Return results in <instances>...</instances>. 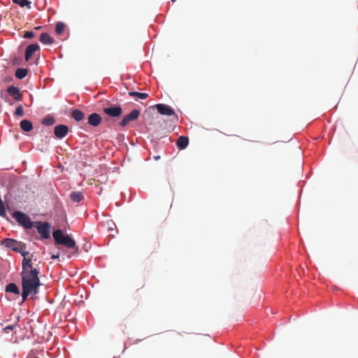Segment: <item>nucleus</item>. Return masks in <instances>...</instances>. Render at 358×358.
Returning <instances> with one entry per match:
<instances>
[{"label": "nucleus", "instance_id": "20", "mask_svg": "<svg viewBox=\"0 0 358 358\" xmlns=\"http://www.w3.org/2000/svg\"><path fill=\"white\" fill-rule=\"evenodd\" d=\"M28 70L27 69H17L15 71V76L18 79H23L27 75Z\"/></svg>", "mask_w": 358, "mask_h": 358}, {"label": "nucleus", "instance_id": "29", "mask_svg": "<svg viewBox=\"0 0 358 358\" xmlns=\"http://www.w3.org/2000/svg\"><path fill=\"white\" fill-rule=\"evenodd\" d=\"M41 28V26H38V27H36L35 29H40Z\"/></svg>", "mask_w": 358, "mask_h": 358}, {"label": "nucleus", "instance_id": "27", "mask_svg": "<svg viewBox=\"0 0 358 358\" xmlns=\"http://www.w3.org/2000/svg\"><path fill=\"white\" fill-rule=\"evenodd\" d=\"M15 325H9V326H7L5 327V329H10V330H12L13 329Z\"/></svg>", "mask_w": 358, "mask_h": 358}, {"label": "nucleus", "instance_id": "2", "mask_svg": "<svg viewBox=\"0 0 358 358\" xmlns=\"http://www.w3.org/2000/svg\"><path fill=\"white\" fill-rule=\"evenodd\" d=\"M1 244L3 245L6 248L10 249L16 252L20 253L22 256H23V259L29 260V264H32L31 259L29 257H27L29 255V252L26 251V245L22 242H18L13 238H5Z\"/></svg>", "mask_w": 358, "mask_h": 358}, {"label": "nucleus", "instance_id": "19", "mask_svg": "<svg viewBox=\"0 0 358 358\" xmlns=\"http://www.w3.org/2000/svg\"><path fill=\"white\" fill-rule=\"evenodd\" d=\"M83 197V193L80 192H73L70 194L71 199L74 202H80Z\"/></svg>", "mask_w": 358, "mask_h": 358}, {"label": "nucleus", "instance_id": "13", "mask_svg": "<svg viewBox=\"0 0 358 358\" xmlns=\"http://www.w3.org/2000/svg\"><path fill=\"white\" fill-rule=\"evenodd\" d=\"M189 143V138L184 136H180L177 139L176 145L180 150L186 148Z\"/></svg>", "mask_w": 358, "mask_h": 358}, {"label": "nucleus", "instance_id": "4", "mask_svg": "<svg viewBox=\"0 0 358 358\" xmlns=\"http://www.w3.org/2000/svg\"><path fill=\"white\" fill-rule=\"evenodd\" d=\"M12 217L25 229H31L35 226V222H31L29 217L21 211H15Z\"/></svg>", "mask_w": 358, "mask_h": 358}, {"label": "nucleus", "instance_id": "15", "mask_svg": "<svg viewBox=\"0 0 358 358\" xmlns=\"http://www.w3.org/2000/svg\"><path fill=\"white\" fill-rule=\"evenodd\" d=\"M20 128L24 131H30L33 129L32 123L27 120H23L20 123Z\"/></svg>", "mask_w": 358, "mask_h": 358}, {"label": "nucleus", "instance_id": "28", "mask_svg": "<svg viewBox=\"0 0 358 358\" xmlns=\"http://www.w3.org/2000/svg\"><path fill=\"white\" fill-rule=\"evenodd\" d=\"M52 259L59 258V254H57V255H52Z\"/></svg>", "mask_w": 358, "mask_h": 358}, {"label": "nucleus", "instance_id": "21", "mask_svg": "<svg viewBox=\"0 0 358 358\" xmlns=\"http://www.w3.org/2000/svg\"><path fill=\"white\" fill-rule=\"evenodd\" d=\"M13 2L19 5L20 7H27L28 9L31 8V2L28 0H13Z\"/></svg>", "mask_w": 358, "mask_h": 358}, {"label": "nucleus", "instance_id": "7", "mask_svg": "<svg viewBox=\"0 0 358 358\" xmlns=\"http://www.w3.org/2000/svg\"><path fill=\"white\" fill-rule=\"evenodd\" d=\"M140 115V110L138 109L132 110L129 114L124 115L122 120L120 122V125L122 127H125L130 122L136 120Z\"/></svg>", "mask_w": 358, "mask_h": 358}, {"label": "nucleus", "instance_id": "5", "mask_svg": "<svg viewBox=\"0 0 358 358\" xmlns=\"http://www.w3.org/2000/svg\"><path fill=\"white\" fill-rule=\"evenodd\" d=\"M37 229L38 234L43 238L47 239L50 238V225L48 222L41 223L39 222H35V226Z\"/></svg>", "mask_w": 358, "mask_h": 358}, {"label": "nucleus", "instance_id": "22", "mask_svg": "<svg viewBox=\"0 0 358 358\" xmlns=\"http://www.w3.org/2000/svg\"><path fill=\"white\" fill-rule=\"evenodd\" d=\"M55 122V118L51 115H48L42 120V124L45 126L53 125Z\"/></svg>", "mask_w": 358, "mask_h": 358}, {"label": "nucleus", "instance_id": "14", "mask_svg": "<svg viewBox=\"0 0 358 358\" xmlns=\"http://www.w3.org/2000/svg\"><path fill=\"white\" fill-rule=\"evenodd\" d=\"M39 41L45 45H50L53 43L54 39L52 37L50 36V35L48 33H42L41 34Z\"/></svg>", "mask_w": 358, "mask_h": 358}, {"label": "nucleus", "instance_id": "23", "mask_svg": "<svg viewBox=\"0 0 358 358\" xmlns=\"http://www.w3.org/2000/svg\"><path fill=\"white\" fill-rule=\"evenodd\" d=\"M64 28H65V24L63 22H57L56 24V27H55L56 34L58 35L62 34V33L64 32Z\"/></svg>", "mask_w": 358, "mask_h": 358}, {"label": "nucleus", "instance_id": "11", "mask_svg": "<svg viewBox=\"0 0 358 358\" xmlns=\"http://www.w3.org/2000/svg\"><path fill=\"white\" fill-rule=\"evenodd\" d=\"M39 50V45L36 43L28 45L25 50V60L29 61L34 52Z\"/></svg>", "mask_w": 358, "mask_h": 358}, {"label": "nucleus", "instance_id": "24", "mask_svg": "<svg viewBox=\"0 0 358 358\" xmlns=\"http://www.w3.org/2000/svg\"><path fill=\"white\" fill-rule=\"evenodd\" d=\"M15 115L17 116L22 117L24 115L23 107L22 105L18 106L15 111Z\"/></svg>", "mask_w": 358, "mask_h": 358}, {"label": "nucleus", "instance_id": "6", "mask_svg": "<svg viewBox=\"0 0 358 358\" xmlns=\"http://www.w3.org/2000/svg\"><path fill=\"white\" fill-rule=\"evenodd\" d=\"M103 113L111 117H118L122 113V109L120 106L109 104L108 107L103 108Z\"/></svg>", "mask_w": 358, "mask_h": 358}, {"label": "nucleus", "instance_id": "18", "mask_svg": "<svg viewBox=\"0 0 358 358\" xmlns=\"http://www.w3.org/2000/svg\"><path fill=\"white\" fill-rule=\"evenodd\" d=\"M6 292L14 293L15 294H20V289L15 283H9L6 287Z\"/></svg>", "mask_w": 358, "mask_h": 358}, {"label": "nucleus", "instance_id": "10", "mask_svg": "<svg viewBox=\"0 0 358 358\" xmlns=\"http://www.w3.org/2000/svg\"><path fill=\"white\" fill-rule=\"evenodd\" d=\"M7 92L13 97V99L17 101H20L22 99V94L20 91V89L15 86H9L7 88Z\"/></svg>", "mask_w": 358, "mask_h": 358}, {"label": "nucleus", "instance_id": "17", "mask_svg": "<svg viewBox=\"0 0 358 358\" xmlns=\"http://www.w3.org/2000/svg\"><path fill=\"white\" fill-rule=\"evenodd\" d=\"M129 95L130 96L135 97V99H145L148 97V94L147 93H141L138 92H129Z\"/></svg>", "mask_w": 358, "mask_h": 358}, {"label": "nucleus", "instance_id": "9", "mask_svg": "<svg viewBox=\"0 0 358 358\" xmlns=\"http://www.w3.org/2000/svg\"><path fill=\"white\" fill-rule=\"evenodd\" d=\"M69 131V127L65 124L57 125L54 129V134L57 138H63Z\"/></svg>", "mask_w": 358, "mask_h": 358}, {"label": "nucleus", "instance_id": "3", "mask_svg": "<svg viewBox=\"0 0 358 358\" xmlns=\"http://www.w3.org/2000/svg\"><path fill=\"white\" fill-rule=\"evenodd\" d=\"M52 236L55 243L58 245H63L67 248H73L74 249L75 252H78V248L76 246V241L68 234H64L61 229L54 231Z\"/></svg>", "mask_w": 358, "mask_h": 358}, {"label": "nucleus", "instance_id": "31", "mask_svg": "<svg viewBox=\"0 0 358 358\" xmlns=\"http://www.w3.org/2000/svg\"><path fill=\"white\" fill-rule=\"evenodd\" d=\"M173 2H174L176 0H171Z\"/></svg>", "mask_w": 358, "mask_h": 358}, {"label": "nucleus", "instance_id": "1", "mask_svg": "<svg viewBox=\"0 0 358 358\" xmlns=\"http://www.w3.org/2000/svg\"><path fill=\"white\" fill-rule=\"evenodd\" d=\"M40 271L29 264V260L22 259V297L24 302L30 294H36L41 285L38 277Z\"/></svg>", "mask_w": 358, "mask_h": 358}, {"label": "nucleus", "instance_id": "8", "mask_svg": "<svg viewBox=\"0 0 358 358\" xmlns=\"http://www.w3.org/2000/svg\"><path fill=\"white\" fill-rule=\"evenodd\" d=\"M155 108L160 114L168 116L174 115L176 119L178 120V115L171 106L164 103H158L155 105Z\"/></svg>", "mask_w": 358, "mask_h": 358}, {"label": "nucleus", "instance_id": "16", "mask_svg": "<svg viewBox=\"0 0 358 358\" xmlns=\"http://www.w3.org/2000/svg\"><path fill=\"white\" fill-rule=\"evenodd\" d=\"M71 117L77 122H80L83 120L85 117V114L83 112L78 109L73 110L71 112Z\"/></svg>", "mask_w": 358, "mask_h": 358}, {"label": "nucleus", "instance_id": "12", "mask_svg": "<svg viewBox=\"0 0 358 358\" xmlns=\"http://www.w3.org/2000/svg\"><path fill=\"white\" fill-rule=\"evenodd\" d=\"M101 122V117L98 113H94L88 117V123L93 127H97Z\"/></svg>", "mask_w": 358, "mask_h": 358}, {"label": "nucleus", "instance_id": "30", "mask_svg": "<svg viewBox=\"0 0 358 358\" xmlns=\"http://www.w3.org/2000/svg\"><path fill=\"white\" fill-rule=\"evenodd\" d=\"M155 158L156 159H159V157H155Z\"/></svg>", "mask_w": 358, "mask_h": 358}, {"label": "nucleus", "instance_id": "25", "mask_svg": "<svg viewBox=\"0 0 358 358\" xmlns=\"http://www.w3.org/2000/svg\"><path fill=\"white\" fill-rule=\"evenodd\" d=\"M0 215L4 217L6 215V208L3 202L0 199Z\"/></svg>", "mask_w": 358, "mask_h": 358}, {"label": "nucleus", "instance_id": "26", "mask_svg": "<svg viewBox=\"0 0 358 358\" xmlns=\"http://www.w3.org/2000/svg\"><path fill=\"white\" fill-rule=\"evenodd\" d=\"M35 34L33 31H25L24 34V38H32L34 37Z\"/></svg>", "mask_w": 358, "mask_h": 358}]
</instances>
